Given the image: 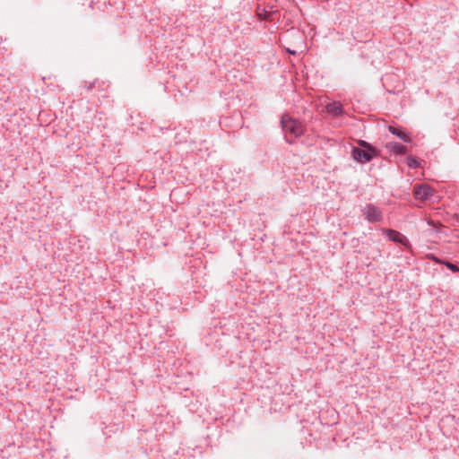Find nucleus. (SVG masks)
Wrapping results in <instances>:
<instances>
[{
	"label": "nucleus",
	"mask_w": 459,
	"mask_h": 459,
	"mask_svg": "<svg viewBox=\"0 0 459 459\" xmlns=\"http://www.w3.org/2000/svg\"><path fill=\"white\" fill-rule=\"evenodd\" d=\"M281 126L285 139L289 143H293L294 140L303 134V126L301 123L288 115L281 117Z\"/></svg>",
	"instance_id": "obj_1"
},
{
	"label": "nucleus",
	"mask_w": 459,
	"mask_h": 459,
	"mask_svg": "<svg viewBox=\"0 0 459 459\" xmlns=\"http://www.w3.org/2000/svg\"><path fill=\"white\" fill-rule=\"evenodd\" d=\"M362 215L368 222H379L383 219L381 209L372 204H368L363 207Z\"/></svg>",
	"instance_id": "obj_2"
},
{
	"label": "nucleus",
	"mask_w": 459,
	"mask_h": 459,
	"mask_svg": "<svg viewBox=\"0 0 459 459\" xmlns=\"http://www.w3.org/2000/svg\"><path fill=\"white\" fill-rule=\"evenodd\" d=\"M351 154L355 160L366 163L377 156V150L369 151L368 149L353 148Z\"/></svg>",
	"instance_id": "obj_3"
},
{
	"label": "nucleus",
	"mask_w": 459,
	"mask_h": 459,
	"mask_svg": "<svg viewBox=\"0 0 459 459\" xmlns=\"http://www.w3.org/2000/svg\"><path fill=\"white\" fill-rule=\"evenodd\" d=\"M433 190L427 185H417L413 188V195L416 199L426 201L432 195Z\"/></svg>",
	"instance_id": "obj_4"
},
{
	"label": "nucleus",
	"mask_w": 459,
	"mask_h": 459,
	"mask_svg": "<svg viewBox=\"0 0 459 459\" xmlns=\"http://www.w3.org/2000/svg\"><path fill=\"white\" fill-rule=\"evenodd\" d=\"M385 233L386 237L394 242L400 243L405 247H407L409 245L408 238L404 235L401 234L400 232H398L394 230H391V229L385 230Z\"/></svg>",
	"instance_id": "obj_5"
},
{
	"label": "nucleus",
	"mask_w": 459,
	"mask_h": 459,
	"mask_svg": "<svg viewBox=\"0 0 459 459\" xmlns=\"http://www.w3.org/2000/svg\"><path fill=\"white\" fill-rule=\"evenodd\" d=\"M385 147L396 154H405L407 152V147L397 142H389Z\"/></svg>",
	"instance_id": "obj_6"
},
{
	"label": "nucleus",
	"mask_w": 459,
	"mask_h": 459,
	"mask_svg": "<svg viewBox=\"0 0 459 459\" xmlns=\"http://www.w3.org/2000/svg\"><path fill=\"white\" fill-rule=\"evenodd\" d=\"M388 130L390 133L396 135L398 138H400L401 140H403L405 143H410L411 141L409 134L404 130H403L401 128H397V127L390 126L388 127Z\"/></svg>",
	"instance_id": "obj_7"
},
{
	"label": "nucleus",
	"mask_w": 459,
	"mask_h": 459,
	"mask_svg": "<svg viewBox=\"0 0 459 459\" xmlns=\"http://www.w3.org/2000/svg\"><path fill=\"white\" fill-rule=\"evenodd\" d=\"M326 110L336 117L341 116L343 113L342 106L339 102H332L328 104L326 106Z\"/></svg>",
	"instance_id": "obj_8"
},
{
	"label": "nucleus",
	"mask_w": 459,
	"mask_h": 459,
	"mask_svg": "<svg viewBox=\"0 0 459 459\" xmlns=\"http://www.w3.org/2000/svg\"><path fill=\"white\" fill-rule=\"evenodd\" d=\"M407 165L410 168H418L420 166V163L414 157L409 156L407 158Z\"/></svg>",
	"instance_id": "obj_9"
},
{
	"label": "nucleus",
	"mask_w": 459,
	"mask_h": 459,
	"mask_svg": "<svg viewBox=\"0 0 459 459\" xmlns=\"http://www.w3.org/2000/svg\"><path fill=\"white\" fill-rule=\"evenodd\" d=\"M359 145L361 147L360 149L376 150L371 144L363 140L359 141Z\"/></svg>",
	"instance_id": "obj_10"
},
{
	"label": "nucleus",
	"mask_w": 459,
	"mask_h": 459,
	"mask_svg": "<svg viewBox=\"0 0 459 459\" xmlns=\"http://www.w3.org/2000/svg\"><path fill=\"white\" fill-rule=\"evenodd\" d=\"M444 264L454 273L459 272V267L455 264L446 261L444 262Z\"/></svg>",
	"instance_id": "obj_11"
},
{
	"label": "nucleus",
	"mask_w": 459,
	"mask_h": 459,
	"mask_svg": "<svg viewBox=\"0 0 459 459\" xmlns=\"http://www.w3.org/2000/svg\"><path fill=\"white\" fill-rule=\"evenodd\" d=\"M430 259H432V260H433L434 262H436L437 264H444V262H445V261H443V260H441V259L437 258V256H435V255H430Z\"/></svg>",
	"instance_id": "obj_12"
},
{
	"label": "nucleus",
	"mask_w": 459,
	"mask_h": 459,
	"mask_svg": "<svg viewBox=\"0 0 459 459\" xmlns=\"http://www.w3.org/2000/svg\"><path fill=\"white\" fill-rule=\"evenodd\" d=\"M288 51H289V53H290V54H292V55H294V54H295V51H291V50H290V49H288Z\"/></svg>",
	"instance_id": "obj_13"
},
{
	"label": "nucleus",
	"mask_w": 459,
	"mask_h": 459,
	"mask_svg": "<svg viewBox=\"0 0 459 459\" xmlns=\"http://www.w3.org/2000/svg\"><path fill=\"white\" fill-rule=\"evenodd\" d=\"M429 225H433V222L431 221H428Z\"/></svg>",
	"instance_id": "obj_14"
}]
</instances>
